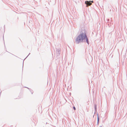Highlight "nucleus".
I'll return each mask as SVG.
<instances>
[{
  "label": "nucleus",
  "instance_id": "obj_1",
  "mask_svg": "<svg viewBox=\"0 0 127 127\" xmlns=\"http://www.w3.org/2000/svg\"><path fill=\"white\" fill-rule=\"evenodd\" d=\"M87 33V32L85 29H82L80 34L75 39V43L77 44L81 43H87L89 45V41Z\"/></svg>",
  "mask_w": 127,
  "mask_h": 127
},
{
  "label": "nucleus",
  "instance_id": "obj_2",
  "mask_svg": "<svg viewBox=\"0 0 127 127\" xmlns=\"http://www.w3.org/2000/svg\"><path fill=\"white\" fill-rule=\"evenodd\" d=\"M85 4H86V6L88 7L89 6L91 5L92 4L91 1H88L87 0L85 2Z\"/></svg>",
  "mask_w": 127,
  "mask_h": 127
},
{
  "label": "nucleus",
  "instance_id": "obj_3",
  "mask_svg": "<svg viewBox=\"0 0 127 127\" xmlns=\"http://www.w3.org/2000/svg\"><path fill=\"white\" fill-rule=\"evenodd\" d=\"M56 49V52L57 54L60 55L61 53V50L60 48H58Z\"/></svg>",
  "mask_w": 127,
  "mask_h": 127
},
{
  "label": "nucleus",
  "instance_id": "obj_4",
  "mask_svg": "<svg viewBox=\"0 0 127 127\" xmlns=\"http://www.w3.org/2000/svg\"><path fill=\"white\" fill-rule=\"evenodd\" d=\"M97 125H98L99 124V117L98 113L97 114Z\"/></svg>",
  "mask_w": 127,
  "mask_h": 127
},
{
  "label": "nucleus",
  "instance_id": "obj_5",
  "mask_svg": "<svg viewBox=\"0 0 127 127\" xmlns=\"http://www.w3.org/2000/svg\"><path fill=\"white\" fill-rule=\"evenodd\" d=\"M94 108L95 109V112L94 114H95V113L97 111V105L96 104H95L94 105Z\"/></svg>",
  "mask_w": 127,
  "mask_h": 127
},
{
  "label": "nucleus",
  "instance_id": "obj_6",
  "mask_svg": "<svg viewBox=\"0 0 127 127\" xmlns=\"http://www.w3.org/2000/svg\"><path fill=\"white\" fill-rule=\"evenodd\" d=\"M25 88H27V89H29L30 91V92H31L32 94H33V91L32 90V89H30V88H28V87H25Z\"/></svg>",
  "mask_w": 127,
  "mask_h": 127
},
{
  "label": "nucleus",
  "instance_id": "obj_7",
  "mask_svg": "<svg viewBox=\"0 0 127 127\" xmlns=\"http://www.w3.org/2000/svg\"><path fill=\"white\" fill-rule=\"evenodd\" d=\"M107 25H108L109 27H110L111 26V23H108L107 24Z\"/></svg>",
  "mask_w": 127,
  "mask_h": 127
},
{
  "label": "nucleus",
  "instance_id": "obj_8",
  "mask_svg": "<svg viewBox=\"0 0 127 127\" xmlns=\"http://www.w3.org/2000/svg\"><path fill=\"white\" fill-rule=\"evenodd\" d=\"M73 108L74 110H76V108L74 106L73 107Z\"/></svg>",
  "mask_w": 127,
  "mask_h": 127
},
{
  "label": "nucleus",
  "instance_id": "obj_9",
  "mask_svg": "<svg viewBox=\"0 0 127 127\" xmlns=\"http://www.w3.org/2000/svg\"><path fill=\"white\" fill-rule=\"evenodd\" d=\"M30 54V53L24 59V60H25L28 57V56Z\"/></svg>",
  "mask_w": 127,
  "mask_h": 127
},
{
  "label": "nucleus",
  "instance_id": "obj_10",
  "mask_svg": "<svg viewBox=\"0 0 127 127\" xmlns=\"http://www.w3.org/2000/svg\"><path fill=\"white\" fill-rule=\"evenodd\" d=\"M107 22H108L109 21V19H108L107 20Z\"/></svg>",
  "mask_w": 127,
  "mask_h": 127
},
{
  "label": "nucleus",
  "instance_id": "obj_11",
  "mask_svg": "<svg viewBox=\"0 0 127 127\" xmlns=\"http://www.w3.org/2000/svg\"><path fill=\"white\" fill-rule=\"evenodd\" d=\"M91 1V3H93V1Z\"/></svg>",
  "mask_w": 127,
  "mask_h": 127
},
{
  "label": "nucleus",
  "instance_id": "obj_12",
  "mask_svg": "<svg viewBox=\"0 0 127 127\" xmlns=\"http://www.w3.org/2000/svg\"><path fill=\"white\" fill-rule=\"evenodd\" d=\"M23 63H24V61H23Z\"/></svg>",
  "mask_w": 127,
  "mask_h": 127
},
{
  "label": "nucleus",
  "instance_id": "obj_13",
  "mask_svg": "<svg viewBox=\"0 0 127 127\" xmlns=\"http://www.w3.org/2000/svg\"><path fill=\"white\" fill-rule=\"evenodd\" d=\"M102 127V126H99V127Z\"/></svg>",
  "mask_w": 127,
  "mask_h": 127
},
{
  "label": "nucleus",
  "instance_id": "obj_14",
  "mask_svg": "<svg viewBox=\"0 0 127 127\" xmlns=\"http://www.w3.org/2000/svg\"><path fill=\"white\" fill-rule=\"evenodd\" d=\"M94 115L93 116V117L94 118Z\"/></svg>",
  "mask_w": 127,
  "mask_h": 127
},
{
  "label": "nucleus",
  "instance_id": "obj_15",
  "mask_svg": "<svg viewBox=\"0 0 127 127\" xmlns=\"http://www.w3.org/2000/svg\"><path fill=\"white\" fill-rule=\"evenodd\" d=\"M31 22H32V21H31Z\"/></svg>",
  "mask_w": 127,
  "mask_h": 127
},
{
  "label": "nucleus",
  "instance_id": "obj_16",
  "mask_svg": "<svg viewBox=\"0 0 127 127\" xmlns=\"http://www.w3.org/2000/svg\"><path fill=\"white\" fill-rule=\"evenodd\" d=\"M30 22H31V21H29V22L30 23Z\"/></svg>",
  "mask_w": 127,
  "mask_h": 127
},
{
  "label": "nucleus",
  "instance_id": "obj_17",
  "mask_svg": "<svg viewBox=\"0 0 127 127\" xmlns=\"http://www.w3.org/2000/svg\"><path fill=\"white\" fill-rule=\"evenodd\" d=\"M30 22H31V21H29V22L30 23Z\"/></svg>",
  "mask_w": 127,
  "mask_h": 127
}]
</instances>
